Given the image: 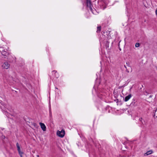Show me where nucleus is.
Instances as JSON below:
<instances>
[{"label":"nucleus","mask_w":157,"mask_h":157,"mask_svg":"<svg viewBox=\"0 0 157 157\" xmlns=\"http://www.w3.org/2000/svg\"><path fill=\"white\" fill-rule=\"evenodd\" d=\"M109 42L107 41L106 43L105 44V46L106 48H107L109 47Z\"/></svg>","instance_id":"9d476101"},{"label":"nucleus","mask_w":157,"mask_h":157,"mask_svg":"<svg viewBox=\"0 0 157 157\" xmlns=\"http://www.w3.org/2000/svg\"><path fill=\"white\" fill-rule=\"evenodd\" d=\"M152 96V95H151L150 96H149V98H151Z\"/></svg>","instance_id":"4be33fe9"},{"label":"nucleus","mask_w":157,"mask_h":157,"mask_svg":"<svg viewBox=\"0 0 157 157\" xmlns=\"http://www.w3.org/2000/svg\"><path fill=\"white\" fill-rule=\"evenodd\" d=\"M137 105L136 101V99L133 98L132 99V102L130 104L129 106L131 107H133L136 106Z\"/></svg>","instance_id":"7ed1b4c3"},{"label":"nucleus","mask_w":157,"mask_h":157,"mask_svg":"<svg viewBox=\"0 0 157 157\" xmlns=\"http://www.w3.org/2000/svg\"><path fill=\"white\" fill-rule=\"evenodd\" d=\"M124 67H125V68H126V71L127 72H128V73L129 72V71H128V69H127L125 65H124Z\"/></svg>","instance_id":"dca6fc26"},{"label":"nucleus","mask_w":157,"mask_h":157,"mask_svg":"<svg viewBox=\"0 0 157 157\" xmlns=\"http://www.w3.org/2000/svg\"><path fill=\"white\" fill-rule=\"evenodd\" d=\"M49 115L50 117H52V112L51 110L49 111Z\"/></svg>","instance_id":"f3484780"},{"label":"nucleus","mask_w":157,"mask_h":157,"mask_svg":"<svg viewBox=\"0 0 157 157\" xmlns=\"http://www.w3.org/2000/svg\"><path fill=\"white\" fill-rule=\"evenodd\" d=\"M86 6L87 7H89V8L90 10L92 11L93 9H92V7L93 5L91 3V1L90 0H86Z\"/></svg>","instance_id":"f257e3e1"},{"label":"nucleus","mask_w":157,"mask_h":157,"mask_svg":"<svg viewBox=\"0 0 157 157\" xmlns=\"http://www.w3.org/2000/svg\"><path fill=\"white\" fill-rule=\"evenodd\" d=\"M10 65L7 62H5L2 65V67L3 68L8 69L10 67Z\"/></svg>","instance_id":"20e7f679"},{"label":"nucleus","mask_w":157,"mask_h":157,"mask_svg":"<svg viewBox=\"0 0 157 157\" xmlns=\"http://www.w3.org/2000/svg\"><path fill=\"white\" fill-rule=\"evenodd\" d=\"M156 117H157V116H156Z\"/></svg>","instance_id":"c85d7f7f"},{"label":"nucleus","mask_w":157,"mask_h":157,"mask_svg":"<svg viewBox=\"0 0 157 157\" xmlns=\"http://www.w3.org/2000/svg\"><path fill=\"white\" fill-rule=\"evenodd\" d=\"M36 156H37V157H39V155H36Z\"/></svg>","instance_id":"5701e85b"},{"label":"nucleus","mask_w":157,"mask_h":157,"mask_svg":"<svg viewBox=\"0 0 157 157\" xmlns=\"http://www.w3.org/2000/svg\"><path fill=\"white\" fill-rule=\"evenodd\" d=\"M101 30V26H98L97 27V32L98 33H99Z\"/></svg>","instance_id":"1a4fd4ad"},{"label":"nucleus","mask_w":157,"mask_h":157,"mask_svg":"<svg viewBox=\"0 0 157 157\" xmlns=\"http://www.w3.org/2000/svg\"><path fill=\"white\" fill-rule=\"evenodd\" d=\"M7 54L4 55L2 56V57L4 58H7Z\"/></svg>","instance_id":"4468645a"},{"label":"nucleus","mask_w":157,"mask_h":157,"mask_svg":"<svg viewBox=\"0 0 157 157\" xmlns=\"http://www.w3.org/2000/svg\"><path fill=\"white\" fill-rule=\"evenodd\" d=\"M3 138H5V136H4Z\"/></svg>","instance_id":"a878e982"},{"label":"nucleus","mask_w":157,"mask_h":157,"mask_svg":"<svg viewBox=\"0 0 157 157\" xmlns=\"http://www.w3.org/2000/svg\"><path fill=\"white\" fill-rule=\"evenodd\" d=\"M65 132L64 130H62L61 132L59 131H57V135L61 137H63L64 135Z\"/></svg>","instance_id":"f03ea898"},{"label":"nucleus","mask_w":157,"mask_h":157,"mask_svg":"<svg viewBox=\"0 0 157 157\" xmlns=\"http://www.w3.org/2000/svg\"><path fill=\"white\" fill-rule=\"evenodd\" d=\"M43 131H45L46 130V127L45 124L42 123H39Z\"/></svg>","instance_id":"423d86ee"},{"label":"nucleus","mask_w":157,"mask_h":157,"mask_svg":"<svg viewBox=\"0 0 157 157\" xmlns=\"http://www.w3.org/2000/svg\"><path fill=\"white\" fill-rule=\"evenodd\" d=\"M2 56L4 55H5L6 54H7V52H5V51H2Z\"/></svg>","instance_id":"ddd939ff"},{"label":"nucleus","mask_w":157,"mask_h":157,"mask_svg":"<svg viewBox=\"0 0 157 157\" xmlns=\"http://www.w3.org/2000/svg\"><path fill=\"white\" fill-rule=\"evenodd\" d=\"M132 95L131 94H129L128 96H126L124 98V100L125 101H128L132 97Z\"/></svg>","instance_id":"0eeeda50"},{"label":"nucleus","mask_w":157,"mask_h":157,"mask_svg":"<svg viewBox=\"0 0 157 157\" xmlns=\"http://www.w3.org/2000/svg\"><path fill=\"white\" fill-rule=\"evenodd\" d=\"M3 138H5V136H4Z\"/></svg>","instance_id":"bb28decb"},{"label":"nucleus","mask_w":157,"mask_h":157,"mask_svg":"<svg viewBox=\"0 0 157 157\" xmlns=\"http://www.w3.org/2000/svg\"><path fill=\"white\" fill-rule=\"evenodd\" d=\"M142 119H143V118L142 117L140 118L139 119L140 121H141L142 124H143V123L142 121Z\"/></svg>","instance_id":"2eb2a0df"},{"label":"nucleus","mask_w":157,"mask_h":157,"mask_svg":"<svg viewBox=\"0 0 157 157\" xmlns=\"http://www.w3.org/2000/svg\"><path fill=\"white\" fill-rule=\"evenodd\" d=\"M140 44L139 43H137L135 44V47H138L140 46Z\"/></svg>","instance_id":"9b49d317"},{"label":"nucleus","mask_w":157,"mask_h":157,"mask_svg":"<svg viewBox=\"0 0 157 157\" xmlns=\"http://www.w3.org/2000/svg\"><path fill=\"white\" fill-rule=\"evenodd\" d=\"M16 146L17 148V150L19 154L21 155V156H22L21 155L23 154V153L21 151L20 146L18 142H17L16 143Z\"/></svg>","instance_id":"39448f33"},{"label":"nucleus","mask_w":157,"mask_h":157,"mask_svg":"<svg viewBox=\"0 0 157 157\" xmlns=\"http://www.w3.org/2000/svg\"><path fill=\"white\" fill-rule=\"evenodd\" d=\"M153 152V151L152 150H150L149 151H147L146 153H145V154H146L147 155H149L151 154Z\"/></svg>","instance_id":"6e6552de"},{"label":"nucleus","mask_w":157,"mask_h":157,"mask_svg":"<svg viewBox=\"0 0 157 157\" xmlns=\"http://www.w3.org/2000/svg\"><path fill=\"white\" fill-rule=\"evenodd\" d=\"M55 88H56V89H58L57 88V87H56Z\"/></svg>","instance_id":"cd10ccee"},{"label":"nucleus","mask_w":157,"mask_h":157,"mask_svg":"<svg viewBox=\"0 0 157 157\" xmlns=\"http://www.w3.org/2000/svg\"><path fill=\"white\" fill-rule=\"evenodd\" d=\"M157 109H156L155 110H154V111H155V113L156 112Z\"/></svg>","instance_id":"412c9836"},{"label":"nucleus","mask_w":157,"mask_h":157,"mask_svg":"<svg viewBox=\"0 0 157 157\" xmlns=\"http://www.w3.org/2000/svg\"><path fill=\"white\" fill-rule=\"evenodd\" d=\"M126 64L129 67V63L128 62H126Z\"/></svg>","instance_id":"a211bd4d"},{"label":"nucleus","mask_w":157,"mask_h":157,"mask_svg":"<svg viewBox=\"0 0 157 157\" xmlns=\"http://www.w3.org/2000/svg\"><path fill=\"white\" fill-rule=\"evenodd\" d=\"M33 124L35 126V127H36L37 126V124L36 123H34Z\"/></svg>","instance_id":"6ab92c4d"},{"label":"nucleus","mask_w":157,"mask_h":157,"mask_svg":"<svg viewBox=\"0 0 157 157\" xmlns=\"http://www.w3.org/2000/svg\"><path fill=\"white\" fill-rule=\"evenodd\" d=\"M57 72V71H55V70H53L52 71V73H54L55 74H56ZM55 77H56L57 78H58V77H57L56 76V75H55Z\"/></svg>","instance_id":"f8f14e48"},{"label":"nucleus","mask_w":157,"mask_h":157,"mask_svg":"<svg viewBox=\"0 0 157 157\" xmlns=\"http://www.w3.org/2000/svg\"><path fill=\"white\" fill-rule=\"evenodd\" d=\"M121 88V86H120L119 87V89H120Z\"/></svg>","instance_id":"393cba45"},{"label":"nucleus","mask_w":157,"mask_h":157,"mask_svg":"<svg viewBox=\"0 0 157 157\" xmlns=\"http://www.w3.org/2000/svg\"><path fill=\"white\" fill-rule=\"evenodd\" d=\"M119 49L121 51V50L120 48H119Z\"/></svg>","instance_id":"b1692460"},{"label":"nucleus","mask_w":157,"mask_h":157,"mask_svg":"<svg viewBox=\"0 0 157 157\" xmlns=\"http://www.w3.org/2000/svg\"><path fill=\"white\" fill-rule=\"evenodd\" d=\"M145 92L146 93V94H149L147 91H145Z\"/></svg>","instance_id":"aec40b11"}]
</instances>
